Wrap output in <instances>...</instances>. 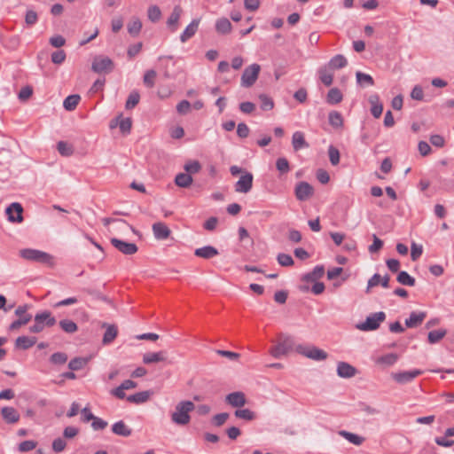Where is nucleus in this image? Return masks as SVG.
I'll return each instance as SVG.
<instances>
[{
	"label": "nucleus",
	"instance_id": "cd10ccee",
	"mask_svg": "<svg viewBox=\"0 0 454 454\" xmlns=\"http://www.w3.org/2000/svg\"><path fill=\"white\" fill-rule=\"evenodd\" d=\"M152 395L151 391H141L134 395L127 396V401L129 403L140 404L147 402Z\"/></svg>",
	"mask_w": 454,
	"mask_h": 454
},
{
	"label": "nucleus",
	"instance_id": "c9c22d12",
	"mask_svg": "<svg viewBox=\"0 0 454 454\" xmlns=\"http://www.w3.org/2000/svg\"><path fill=\"white\" fill-rule=\"evenodd\" d=\"M81 97L77 94L67 97L63 102V106L67 111H73L79 104Z\"/></svg>",
	"mask_w": 454,
	"mask_h": 454
},
{
	"label": "nucleus",
	"instance_id": "7ed1b4c3",
	"mask_svg": "<svg viewBox=\"0 0 454 454\" xmlns=\"http://www.w3.org/2000/svg\"><path fill=\"white\" fill-rule=\"evenodd\" d=\"M386 315L382 311L372 313L366 317L365 321L357 324L356 328L364 332L374 331L380 327Z\"/></svg>",
	"mask_w": 454,
	"mask_h": 454
},
{
	"label": "nucleus",
	"instance_id": "423d86ee",
	"mask_svg": "<svg viewBox=\"0 0 454 454\" xmlns=\"http://www.w3.org/2000/svg\"><path fill=\"white\" fill-rule=\"evenodd\" d=\"M261 67L258 64H252L247 67L241 75V86L244 88H250L256 82Z\"/></svg>",
	"mask_w": 454,
	"mask_h": 454
},
{
	"label": "nucleus",
	"instance_id": "79ce46f5",
	"mask_svg": "<svg viewBox=\"0 0 454 454\" xmlns=\"http://www.w3.org/2000/svg\"><path fill=\"white\" fill-rule=\"evenodd\" d=\"M34 320L35 323L29 327V331L34 333H41L46 326L41 312L35 316Z\"/></svg>",
	"mask_w": 454,
	"mask_h": 454
},
{
	"label": "nucleus",
	"instance_id": "f257e3e1",
	"mask_svg": "<svg viewBox=\"0 0 454 454\" xmlns=\"http://www.w3.org/2000/svg\"><path fill=\"white\" fill-rule=\"evenodd\" d=\"M195 409V404L192 401H181L171 413V421L178 426H186L190 423L192 412Z\"/></svg>",
	"mask_w": 454,
	"mask_h": 454
},
{
	"label": "nucleus",
	"instance_id": "0e129e2a",
	"mask_svg": "<svg viewBox=\"0 0 454 454\" xmlns=\"http://www.w3.org/2000/svg\"><path fill=\"white\" fill-rule=\"evenodd\" d=\"M65 59H66V53L63 50L54 51L51 54V61L54 64L60 65L65 61Z\"/></svg>",
	"mask_w": 454,
	"mask_h": 454
},
{
	"label": "nucleus",
	"instance_id": "6e6d98bb",
	"mask_svg": "<svg viewBox=\"0 0 454 454\" xmlns=\"http://www.w3.org/2000/svg\"><path fill=\"white\" fill-rule=\"evenodd\" d=\"M399 283L404 286H413L415 278L410 276L406 271H399Z\"/></svg>",
	"mask_w": 454,
	"mask_h": 454
},
{
	"label": "nucleus",
	"instance_id": "473e14b6",
	"mask_svg": "<svg viewBox=\"0 0 454 454\" xmlns=\"http://www.w3.org/2000/svg\"><path fill=\"white\" fill-rule=\"evenodd\" d=\"M175 183L182 188L189 187L192 183V177L187 173H179L176 176Z\"/></svg>",
	"mask_w": 454,
	"mask_h": 454
},
{
	"label": "nucleus",
	"instance_id": "4be33fe9",
	"mask_svg": "<svg viewBox=\"0 0 454 454\" xmlns=\"http://www.w3.org/2000/svg\"><path fill=\"white\" fill-rule=\"evenodd\" d=\"M167 360L166 352L159 351V352H149L145 353L143 356V363L145 364H150L158 362H163Z\"/></svg>",
	"mask_w": 454,
	"mask_h": 454
},
{
	"label": "nucleus",
	"instance_id": "20e7f679",
	"mask_svg": "<svg viewBox=\"0 0 454 454\" xmlns=\"http://www.w3.org/2000/svg\"><path fill=\"white\" fill-rule=\"evenodd\" d=\"M295 349L299 354L314 361H323L328 356L325 350L320 349L316 346L298 345Z\"/></svg>",
	"mask_w": 454,
	"mask_h": 454
},
{
	"label": "nucleus",
	"instance_id": "5fc2aeb1",
	"mask_svg": "<svg viewBox=\"0 0 454 454\" xmlns=\"http://www.w3.org/2000/svg\"><path fill=\"white\" fill-rule=\"evenodd\" d=\"M329 160L332 165L336 166L340 162V152L333 145H330L328 148Z\"/></svg>",
	"mask_w": 454,
	"mask_h": 454
},
{
	"label": "nucleus",
	"instance_id": "a18cd8bd",
	"mask_svg": "<svg viewBox=\"0 0 454 454\" xmlns=\"http://www.w3.org/2000/svg\"><path fill=\"white\" fill-rule=\"evenodd\" d=\"M447 333V331L444 329H439L431 331L428 333V341L431 344L436 343L440 341Z\"/></svg>",
	"mask_w": 454,
	"mask_h": 454
},
{
	"label": "nucleus",
	"instance_id": "4c0bfd02",
	"mask_svg": "<svg viewBox=\"0 0 454 454\" xmlns=\"http://www.w3.org/2000/svg\"><path fill=\"white\" fill-rule=\"evenodd\" d=\"M422 371L415 369L409 372H399V383H407L411 381L414 378L420 375Z\"/></svg>",
	"mask_w": 454,
	"mask_h": 454
},
{
	"label": "nucleus",
	"instance_id": "7c9ffc66",
	"mask_svg": "<svg viewBox=\"0 0 454 454\" xmlns=\"http://www.w3.org/2000/svg\"><path fill=\"white\" fill-rule=\"evenodd\" d=\"M231 23L226 18H221L215 22V30L219 34H229L231 31Z\"/></svg>",
	"mask_w": 454,
	"mask_h": 454
},
{
	"label": "nucleus",
	"instance_id": "58836bf2",
	"mask_svg": "<svg viewBox=\"0 0 454 454\" xmlns=\"http://www.w3.org/2000/svg\"><path fill=\"white\" fill-rule=\"evenodd\" d=\"M59 325L61 330L67 333H74L78 330L76 323L70 319H62Z\"/></svg>",
	"mask_w": 454,
	"mask_h": 454
},
{
	"label": "nucleus",
	"instance_id": "6e6552de",
	"mask_svg": "<svg viewBox=\"0 0 454 454\" xmlns=\"http://www.w3.org/2000/svg\"><path fill=\"white\" fill-rule=\"evenodd\" d=\"M294 345V339L291 336H285L278 344L270 349V355L275 358H279L291 351Z\"/></svg>",
	"mask_w": 454,
	"mask_h": 454
},
{
	"label": "nucleus",
	"instance_id": "f03ea898",
	"mask_svg": "<svg viewBox=\"0 0 454 454\" xmlns=\"http://www.w3.org/2000/svg\"><path fill=\"white\" fill-rule=\"evenodd\" d=\"M20 255L27 261L52 264L53 257L50 254L41 250L25 248L20 251Z\"/></svg>",
	"mask_w": 454,
	"mask_h": 454
},
{
	"label": "nucleus",
	"instance_id": "ddd939ff",
	"mask_svg": "<svg viewBox=\"0 0 454 454\" xmlns=\"http://www.w3.org/2000/svg\"><path fill=\"white\" fill-rule=\"evenodd\" d=\"M225 402L231 407L240 408L247 403V398L243 392L235 391L225 396Z\"/></svg>",
	"mask_w": 454,
	"mask_h": 454
},
{
	"label": "nucleus",
	"instance_id": "3c124183",
	"mask_svg": "<svg viewBox=\"0 0 454 454\" xmlns=\"http://www.w3.org/2000/svg\"><path fill=\"white\" fill-rule=\"evenodd\" d=\"M140 95L137 91L134 90L130 92L125 104L126 109L134 108L139 102Z\"/></svg>",
	"mask_w": 454,
	"mask_h": 454
},
{
	"label": "nucleus",
	"instance_id": "a19ab883",
	"mask_svg": "<svg viewBox=\"0 0 454 454\" xmlns=\"http://www.w3.org/2000/svg\"><path fill=\"white\" fill-rule=\"evenodd\" d=\"M127 28L128 32L132 36H137L141 31L142 22L138 18H132V20L129 22Z\"/></svg>",
	"mask_w": 454,
	"mask_h": 454
},
{
	"label": "nucleus",
	"instance_id": "f704fd0d",
	"mask_svg": "<svg viewBox=\"0 0 454 454\" xmlns=\"http://www.w3.org/2000/svg\"><path fill=\"white\" fill-rule=\"evenodd\" d=\"M328 67H323L319 69V78L325 86H330L333 81V74L330 72Z\"/></svg>",
	"mask_w": 454,
	"mask_h": 454
},
{
	"label": "nucleus",
	"instance_id": "bb28decb",
	"mask_svg": "<svg viewBox=\"0 0 454 454\" xmlns=\"http://www.w3.org/2000/svg\"><path fill=\"white\" fill-rule=\"evenodd\" d=\"M325 274V268L323 265H317L312 271L306 273L303 276V280L307 282H316L321 278Z\"/></svg>",
	"mask_w": 454,
	"mask_h": 454
},
{
	"label": "nucleus",
	"instance_id": "dca6fc26",
	"mask_svg": "<svg viewBox=\"0 0 454 454\" xmlns=\"http://www.w3.org/2000/svg\"><path fill=\"white\" fill-rule=\"evenodd\" d=\"M183 13V10L179 5H176L167 20V26L171 32H176L179 27V20Z\"/></svg>",
	"mask_w": 454,
	"mask_h": 454
},
{
	"label": "nucleus",
	"instance_id": "f8f14e48",
	"mask_svg": "<svg viewBox=\"0 0 454 454\" xmlns=\"http://www.w3.org/2000/svg\"><path fill=\"white\" fill-rule=\"evenodd\" d=\"M253 175L246 172L242 175L235 184V191L237 192L247 193L252 189Z\"/></svg>",
	"mask_w": 454,
	"mask_h": 454
},
{
	"label": "nucleus",
	"instance_id": "052dcab7",
	"mask_svg": "<svg viewBox=\"0 0 454 454\" xmlns=\"http://www.w3.org/2000/svg\"><path fill=\"white\" fill-rule=\"evenodd\" d=\"M37 445V442L33 440H27L20 442L18 446V450L20 452H27L33 450Z\"/></svg>",
	"mask_w": 454,
	"mask_h": 454
},
{
	"label": "nucleus",
	"instance_id": "aec40b11",
	"mask_svg": "<svg viewBox=\"0 0 454 454\" xmlns=\"http://www.w3.org/2000/svg\"><path fill=\"white\" fill-rule=\"evenodd\" d=\"M368 101L371 105V113L374 118H380L382 114L383 106L377 94H372L369 97Z\"/></svg>",
	"mask_w": 454,
	"mask_h": 454
},
{
	"label": "nucleus",
	"instance_id": "603ef678",
	"mask_svg": "<svg viewBox=\"0 0 454 454\" xmlns=\"http://www.w3.org/2000/svg\"><path fill=\"white\" fill-rule=\"evenodd\" d=\"M147 15L152 22H157L161 17L160 9L157 5H152L148 8Z\"/></svg>",
	"mask_w": 454,
	"mask_h": 454
},
{
	"label": "nucleus",
	"instance_id": "5701e85b",
	"mask_svg": "<svg viewBox=\"0 0 454 454\" xmlns=\"http://www.w3.org/2000/svg\"><path fill=\"white\" fill-rule=\"evenodd\" d=\"M102 326L106 327V332L104 333L102 342L105 345L110 344L114 341L118 334L117 326L114 325H108L106 323H104Z\"/></svg>",
	"mask_w": 454,
	"mask_h": 454
},
{
	"label": "nucleus",
	"instance_id": "2f4dec72",
	"mask_svg": "<svg viewBox=\"0 0 454 454\" xmlns=\"http://www.w3.org/2000/svg\"><path fill=\"white\" fill-rule=\"evenodd\" d=\"M343 98L341 91L338 88L331 89L326 96V101L330 105H336Z\"/></svg>",
	"mask_w": 454,
	"mask_h": 454
},
{
	"label": "nucleus",
	"instance_id": "de8ad7c7",
	"mask_svg": "<svg viewBox=\"0 0 454 454\" xmlns=\"http://www.w3.org/2000/svg\"><path fill=\"white\" fill-rule=\"evenodd\" d=\"M87 364V359L83 357H75L68 363V368L71 371H79L82 369Z\"/></svg>",
	"mask_w": 454,
	"mask_h": 454
},
{
	"label": "nucleus",
	"instance_id": "774afa93",
	"mask_svg": "<svg viewBox=\"0 0 454 454\" xmlns=\"http://www.w3.org/2000/svg\"><path fill=\"white\" fill-rule=\"evenodd\" d=\"M418 150L421 156L425 157L431 153L432 149L431 146L426 141H420L418 145Z\"/></svg>",
	"mask_w": 454,
	"mask_h": 454
},
{
	"label": "nucleus",
	"instance_id": "2eb2a0df",
	"mask_svg": "<svg viewBox=\"0 0 454 454\" xmlns=\"http://www.w3.org/2000/svg\"><path fill=\"white\" fill-rule=\"evenodd\" d=\"M357 372L356 367L347 362H339L337 364V375L343 379L354 377Z\"/></svg>",
	"mask_w": 454,
	"mask_h": 454
},
{
	"label": "nucleus",
	"instance_id": "9b49d317",
	"mask_svg": "<svg viewBox=\"0 0 454 454\" xmlns=\"http://www.w3.org/2000/svg\"><path fill=\"white\" fill-rule=\"evenodd\" d=\"M22 212L23 207L18 202L12 203L5 210L8 220L12 223H21L23 221Z\"/></svg>",
	"mask_w": 454,
	"mask_h": 454
},
{
	"label": "nucleus",
	"instance_id": "13d9d810",
	"mask_svg": "<svg viewBox=\"0 0 454 454\" xmlns=\"http://www.w3.org/2000/svg\"><path fill=\"white\" fill-rule=\"evenodd\" d=\"M276 168L281 174H286L290 170L289 162L286 158H278L276 161Z\"/></svg>",
	"mask_w": 454,
	"mask_h": 454
},
{
	"label": "nucleus",
	"instance_id": "393cba45",
	"mask_svg": "<svg viewBox=\"0 0 454 454\" xmlns=\"http://www.w3.org/2000/svg\"><path fill=\"white\" fill-rule=\"evenodd\" d=\"M396 361L397 356L395 353L385 354L378 356L375 359V363L383 368L394 365L396 363Z\"/></svg>",
	"mask_w": 454,
	"mask_h": 454
},
{
	"label": "nucleus",
	"instance_id": "a878e982",
	"mask_svg": "<svg viewBox=\"0 0 454 454\" xmlns=\"http://www.w3.org/2000/svg\"><path fill=\"white\" fill-rule=\"evenodd\" d=\"M292 145L294 151H299L302 148H308L309 144L304 138V134L301 131H295L292 137Z\"/></svg>",
	"mask_w": 454,
	"mask_h": 454
},
{
	"label": "nucleus",
	"instance_id": "39448f33",
	"mask_svg": "<svg viewBox=\"0 0 454 454\" xmlns=\"http://www.w3.org/2000/svg\"><path fill=\"white\" fill-rule=\"evenodd\" d=\"M113 60L106 56H96L92 61L91 70L97 74H108L114 70Z\"/></svg>",
	"mask_w": 454,
	"mask_h": 454
},
{
	"label": "nucleus",
	"instance_id": "e2e57ef3",
	"mask_svg": "<svg viewBox=\"0 0 454 454\" xmlns=\"http://www.w3.org/2000/svg\"><path fill=\"white\" fill-rule=\"evenodd\" d=\"M430 143L437 147V148H442L445 145V139L442 136L434 134L431 135L429 137Z\"/></svg>",
	"mask_w": 454,
	"mask_h": 454
},
{
	"label": "nucleus",
	"instance_id": "680f3d73",
	"mask_svg": "<svg viewBox=\"0 0 454 454\" xmlns=\"http://www.w3.org/2000/svg\"><path fill=\"white\" fill-rule=\"evenodd\" d=\"M229 416L230 415L227 412L218 413L212 418V423L215 427H221L226 422V420L229 419Z\"/></svg>",
	"mask_w": 454,
	"mask_h": 454
},
{
	"label": "nucleus",
	"instance_id": "a211bd4d",
	"mask_svg": "<svg viewBox=\"0 0 454 454\" xmlns=\"http://www.w3.org/2000/svg\"><path fill=\"white\" fill-rule=\"evenodd\" d=\"M200 20L194 19L192 21L184 28L183 33L180 35V41L182 43H185L190 38H192L197 32Z\"/></svg>",
	"mask_w": 454,
	"mask_h": 454
},
{
	"label": "nucleus",
	"instance_id": "c85d7f7f",
	"mask_svg": "<svg viewBox=\"0 0 454 454\" xmlns=\"http://www.w3.org/2000/svg\"><path fill=\"white\" fill-rule=\"evenodd\" d=\"M112 431L114 434L124 437H128L131 434L132 430L122 421H117L112 426Z\"/></svg>",
	"mask_w": 454,
	"mask_h": 454
},
{
	"label": "nucleus",
	"instance_id": "4468645a",
	"mask_svg": "<svg viewBox=\"0 0 454 454\" xmlns=\"http://www.w3.org/2000/svg\"><path fill=\"white\" fill-rule=\"evenodd\" d=\"M152 230L153 236L157 240H165L171 234L170 229L162 222L154 223L152 226Z\"/></svg>",
	"mask_w": 454,
	"mask_h": 454
},
{
	"label": "nucleus",
	"instance_id": "4d7b16f0",
	"mask_svg": "<svg viewBox=\"0 0 454 454\" xmlns=\"http://www.w3.org/2000/svg\"><path fill=\"white\" fill-rule=\"evenodd\" d=\"M57 149L59 153L63 156H69L73 153L72 146L64 141H59L57 144Z\"/></svg>",
	"mask_w": 454,
	"mask_h": 454
},
{
	"label": "nucleus",
	"instance_id": "c03bdc74",
	"mask_svg": "<svg viewBox=\"0 0 454 454\" xmlns=\"http://www.w3.org/2000/svg\"><path fill=\"white\" fill-rule=\"evenodd\" d=\"M329 123L334 128H340L343 125L341 114L337 111H332L328 116Z\"/></svg>",
	"mask_w": 454,
	"mask_h": 454
},
{
	"label": "nucleus",
	"instance_id": "8fccbe9b",
	"mask_svg": "<svg viewBox=\"0 0 454 454\" xmlns=\"http://www.w3.org/2000/svg\"><path fill=\"white\" fill-rule=\"evenodd\" d=\"M156 72L153 69L147 70L144 74V83L148 88H153L155 83Z\"/></svg>",
	"mask_w": 454,
	"mask_h": 454
},
{
	"label": "nucleus",
	"instance_id": "ea45409f",
	"mask_svg": "<svg viewBox=\"0 0 454 454\" xmlns=\"http://www.w3.org/2000/svg\"><path fill=\"white\" fill-rule=\"evenodd\" d=\"M356 82L361 86H372L374 85L373 78L368 74H364L361 71H357L356 73Z\"/></svg>",
	"mask_w": 454,
	"mask_h": 454
},
{
	"label": "nucleus",
	"instance_id": "72a5a7b5",
	"mask_svg": "<svg viewBox=\"0 0 454 454\" xmlns=\"http://www.w3.org/2000/svg\"><path fill=\"white\" fill-rule=\"evenodd\" d=\"M119 121L120 130L123 134H129L130 130H131V127H132L131 118H129V117L123 118L122 114H121L116 117V121Z\"/></svg>",
	"mask_w": 454,
	"mask_h": 454
},
{
	"label": "nucleus",
	"instance_id": "37998d69",
	"mask_svg": "<svg viewBox=\"0 0 454 454\" xmlns=\"http://www.w3.org/2000/svg\"><path fill=\"white\" fill-rule=\"evenodd\" d=\"M341 436H343L346 440L355 445H361L364 442V438L358 434L348 432V431H340L339 433Z\"/></svg>",
	"mask_w": 454,
	"mask_h": 454
},
{
	"label": "nucleus",
	"instance_id": "e433bc0d",
	"mask_svg": "<svg viewBox=\"0 0 454 454\" xmlns=\"http://www.w3.org/2000/svg\"><path fill=\"white\" fill-rule=\"evenodd\" d=\"M236 418L244 419L246 421H252L255 419L256 414L249 409H237L234 412Z\"/></svg>",
	"mask_w": 454,
	"mask_h": 454
},
{
	"label": "nucleus",
	"instance_id": "c756f323",
	"mask_svg": "<svg viewBox=\"0 0 454 454\" xmlns=\"http://www.w3.org/2000/svg\"><path fill=\"white\" fill-rule=\"evenodd\" d=\"M347 64V59L343 55L338 54L330 59L327 67L331 69H340L345 67Z\"/></svg>",
	"mask_w": 454,
	"mask_h": 454
},
{
	"label": "nucleus",
	"instance_id": "69168bd1",
	"mask_svg": "<svg viewBox=\"0 0 454 454\" xmlns=\"http://www.w3.org/2000/svg\"><path fill=\"white\" fill-rule=\"evenodd\" d=\"M107 422L98 417H95L91 423V427L95 430H103L107 427Z\"/></svg>",
	"mask_w": 454,
	"mask_h": 454
},
{
	"label": "nucleus",
	"instance_id": "49530a36",
	"mask_svg": "<svg viewBox=\"0 0 454 454\" xmlns=\"http://www.w3.org/2000/svg\"><path fill=\"white\" fill-rule=\"evenodd\" d=\"M67 359H68V356H67V355L66 353H64V352H56V353H53L51 356L50 362L52 364L60 365V364H66Z\"/></svg>",
	"mask_w": 454,
	"mask_h": 454
},
{
	"label": "nucleus",
	"instance_id": "864d4df0",
	"mask_svg": "<svg viewBox=\"0 0 454 454\" xmlns=\"http://www.w3.org/2000/svg\"><path fill=\"white\" fill-rule=\"evenodd\" d=\"M277 261L278 264L283 267L292 266L294 263L293 257L290 254L285 253L278 254L277 256Z\"/></svg>",
	"mask_w": 454,
	"mask_h": 454
},
{
	"label": "nucleus",
	"instance_id": "09e8293b",
	"mask_svg": "<svg viewBox=\"0 0 454 454\" xmlns=\"http://www.w3.org/2000/svg\"><path fill=\"white\" fill-rule=\"evenodd\" d=\"M259 99L261 102V109L263 111H270L274 107V102L271 98L265 94H261L259 96Z\"/></svg>",
	"mask_w": 454,
	"mask_h": 454
},
{
	"label": "nucleus",
	"instance_id": "b1692460",
	"mask_svg": "<svg viewBox=\"0 0 454 454\" xmlns=\"http://www.w3.org/2000/svg\"><path fill=\"white\" fill-rule=\"evenodd\" d=\"M219 254L218 250L212 246H205L195 249L194 254L204 259H211Z\"/></svg>",
	"mask_w": 454,
	"mask_h": 454
},
{
	"label": "nucleus",
	"instance_id": "bf43d9fd",
	"mask_svg": "<svg viewBox=\"0 0 454 454\" xmlns=\"http://www.w3.org/2000/svg\"><path fill=\"white\" fill-rule=\"evenodd\" d=\"M201 168L200 163L198 160H192L189 161L184 165V169L187 174H196L198 173Z\"/></svg>",
	"mask_w": 454,
	"mask_h": 454
},
{
	"label": "nucleus",
	"instance_id": "1a4fd4ad",
	"mask_svg": "<svg viewBox=\"0 0 454 454\" xmlns=\"http://www.w3.org/2000/svg\"><path fill=\"white\" fill-rule=\"evenodd\" d=\"M111 244L121 253L126 255H132L138 250L137 246L135 243L126 242L124 240L113 238L111 239Z\"/></svg>",
	"mask_w": 454,
	"mask_h": 454
},
{
	"label": "nucleus",
	"instance_id": "f3484780",
	"mask_svg": "<svg viewBox=\"0 0 454 454\" xmlns=\"http://www.w3.org/2000/svg\"><path fill=\"white\" fill-rule=\"evenodd\" d=\"M427 317V313L423 311H413L410 317L405 319V326L407 328H415L422 324L424 319Z\"/></svg>",
	"mask_w": 454,
	"mask_h": 454
},
{
	"label": "nucleus",
	"instance_id": "6ab92c4d",
	"mask_svg": "<svg viewBox=\"0 0 454 454\" xmlns=\"http://www.w3.org/2000/svg\"><path fill=\"white\" fill-rule=\"evenodd\" d=\"M1 414L4 420L8 424H14L20 419V413L13 407H4L1 410Z\"/></svg>",
	"mask_w": 454,
	"mask_h": 454
},
{
	"label": "nucleus",
	"instance_id": "0eeeda50",
	"mask_svg": "<svg viewBox=\"0 0 454 454\" xmlns=\"http://www.w3.org/2000/svg\"><path fill=\"white\" fill-rule=\"evenodd\" d=\"M29 306L27 304H24L19 306L15 309V315L19 317L17 320H14L9 326L10 331H14L21 327L22 325H27L31 319L32 315L28 314L27 311Z\"/></svg>",
	"mask_w": 454,
	"mask_h": 454
},
{
	"label": "nucleus",
	"instance_id": "9d476101",
	"mask_svg": "<svg viewBox=\"0 0 454 454\" xmlns=\"http://www.w3.org/2000/svg\"><path fill=\"white\" fill-rule=\"evenodd\" d=\"M294 193L298 200L305 201L313 195L314 189L309 183L302 181L296 184Z\"/></svg>",
	"mask_w": 454,
	"mask_h": 454
},
{
	"label": "nucleus",
	"instance_id": "338daca9",
	"mask_svg": "<svg viewBox=\"0 0 454 454\" xmlns=\"http://www.w3.org/2000/svg\"><path fill=\"white\" fill-rule=\"evenodd\" d=\"M43 319L44 320L45 325L48 327L53 326L56 324V318L48 310L41 312Z\"/></svg>",
	"mask_w": 454,
	"mask_h": 454
},
{
	"label": "nucleus",
	"instance_id": "412c9836",
	"mask_svg": "<svg viewBox=\"0 0 454 454\" xmlns=\"http://www.w3.org/2000/svg\"><path fill=\"white\" fill-rule=\"evenodd\" d=\"M36 337L19 336L14 343L15 348L26 350L33 347L36 343Z\"/></svg>",
	"mask_w": 454,
	"mask_h": 454
}]
</instances>
